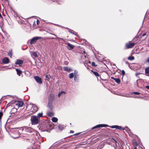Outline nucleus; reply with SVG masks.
I'll return each mask as SVG.
<instances>
[{
  "instance_id": "nucleus-1",
  "label": "nucleus",
  "mask_w": 149,
  "mask_h": 149,
  "mask_svg": "<svg viewBox=\"0 0 149 149\" xmlns=\"http://www.w3.org/2000/svg\"><path fill=\"white\" fill-rule=\"evenodd\" d=\"M23 130L25 131L26 134L32 133V134L33 135L36 133V131L34 130L30 127H25V128L23 129ZM31 136L33 137V135H29L28 136V138H25V139L27 140H29V141H30L33 140V137H31Z\"/></svg>"
},
{
  "instance_id": "nucleus-2",
  "label": "nucleus",
  "mask_w": 149,
  "mask_h": 149,
  "mask_svg": "<svg viewBox=\"0 0 149 149\" xmlns=\"http://www.w3.org/2000/svg\"><path fill=\"white\" fill-rule=\"evenodd\" d=\"M31 120L32 125H36L38 123V119L36 116H33L31 117Z\"/></svg>"
},
{
  "instance_id": "nucleus-3",
  "label": "nucleus",
  "mask_w": 149,
  "mask_h": 149,
  "mask_svg": "<svg viewBox=\"0 0 149 149\" xmlns=\"http://www.w3.org/2000/svg\"><path fill=\"white\" fill-rule=\"evenodd\" d=\"M135 44L134 42H129L125 44V48L127 49L132 48L134 47Z\"/></svg>"
},
{
  "instance_id": "nucleus-4",
  "label": "nucleus",
  "mask_w": 149,
  "mask_h": 149,
  "mask_svg": "<svg viewBox=\"0 0 149 149\" xmlns=\"http://www.w3.org/2000/svg\"><path fill=\"white\" fill-rule=\"evenodd\" d=\"M41 38L39 37H34L31 39L30 43L31 44H34L36 41L38 39H40Z\"/></svg>"
},
{
  "instance_id": "nucleus-5",
  "label": "nucleus",
  "mask_w": 149,
  "mask_h": 149,
  "mask_svg": "<svg viewBox=\"0 0 149 149\" xmlns=\"http://www.w3.org/2000/svg\"><path fill=\"white\" fill-rule=\"evenodd\" d=\"M108 125L105 124H99L97 125L92 128V129L93 130L95 128L98 127H108Z\"/></svg>"
},
{
  "instance_id": "nucleus-6",
  "label": "nucleus",
  "mask_w": 149,
  "mask_h": 149,
  "mask_svg": "<svg viewBox=\"0 0 149 149\" xmlns=\"http://www.w3.org/2000/svg\"><path fill=\"white\" fill-rule=\"evenodd\" d=\"M23 63V61L20 59H17L15 63L16 65H18L19 66H21Z\"/></svg>"
},
{
  "instance_id": "nucleus-7",
  "label": "nucleus",
  "mask_w": 149,
  "mask_h": 149,
  "mask_svg": "<svg viewBox=\"0 0 149 149\" xmlns=\"http://www.w3.org/2000/svg\"><path fill=\"white\" fill-rule=\"evenodd\" d=\"M52 101V100H50L49 99V102L47 104V107L50 108L51 110H52L53 108Z\"/></svg>"
},
{
  "instance_id": "nucleus-8",
  "label": "nucleus",
  "mask_w": 149,
  "mask_h": 149,
  "mask_svg": "<svg viewBox=\"0 0 149 149\" xmlns=\"http://www.w3.org/2000/svg\"><path fill=\"white\" fill-rule=\"evenodd\" d=\"M34 79L39 84H42V81L41 78L39 77L36 76L34 77Z\"/></svg>"
},
{
  "instance_id": "nucleus-9",
  "label": "nucleus",
  "mask_w": 149,
  "mask_h": 149,
  "mask_svg": "<svg viewBox=\"0 0 149 149\" xmlns=\"http://www.w3.org/2000/svg\"><path fill=\"white\" fill-rule=\"evenodd\" d=\"M110 127L111 128H116L118 129L121 130H124V128L122 127L121 126L118 125H113L110 126Z\"/></svg>"
},
{
  "instance_id": "nucleus-10",
  "label": "nucleus",
  "mask_w": 149,
  "mask_h": 149,
  "mask_svg": "<svg viewBox=\"0 0 149 149\" xmlns=\"http://www.w3.org/2000/svg\"><path fill=\"white\" fill-rule=\"evenodd\" d=\"M111 141L114 143L115 145L114 146V149H117L118 145L117 144V141L113 138L111 139Z\"/></svg>"
},
{
  "instance_id": "nucleus-11",
  "label": "nucleus",
  "mask_w": 149,
  "mask_h": 149,
  "mask_svg": "<svg viewBox=\"0 0 149 149\" xmlns=\"http://www.w3.org/2000/svg\"><path fill=\"white\" fill-rule=\"evenodd\" d=\"M15 135H13L12 136L14 138H17L19 136V132L18 131H15Z\"/></svg>"
},
{
  "instance_id": "nucleus-12",
  "label": "nucleus",
  "mask_w": 149,
  "mask_h": 149,
  "mask_svg": "<svg viewBox=\"0 0 149 149\" xmlns=\"http://www.w3.org/2000/svg\"><path fill=\"white\" fill-rule=\"evenodd\" d=\"M66 44L67 45V47L68 49L69 50H71L74 48V45L71 44L68 42Z\"/></svg>"
},
{
  "instance_id": "nucleus-13",
  "label": "nucleus",
  "mask_w": 149,
  "mask_h": 149,
  "mask_svg": "<svg viewBox=\"0 0 149 149\" xmlns=\"http://www.w3.org/2000/svg\"><path fill=\"white\" fill-rule=\"evenodd\" d=\"M2 62L4 64H7L9 63L10 61L8 58L5 57L3 58Z\"/></svg>"
},
{
  "instance_id": "nucleus-14",
  "label": "nucleus",
  "mask_w": 149,
  "mask_h": 149,
  "mask_svg": "<svg viewBox=\"0 0 149 149\" xmlns=\"http://www.w3.org/2000/svg\"><path fill=\"white\" fill-rule=\"evenodd\" d=\"M16 105L18 106L19 107H21L23 106L24 103L22 101H19L15 104Z\"/></svg>"
},
{
  "instance_id": "nucleus-15",
  "label": "nucleus",
  "mask_w": 149,
  "mask_h": 149,
  "mask_svg": "<svg viewBox=\"0 0 149 149\" xmlns=\"http://www.w3.org/2000/svg\"><path fill=\"white\" fill-rule=\"evenodd\" d=\"M111 78L113 79L118 84H119L120 82V80L119 78H116L113 77H112Z\"/></svg>"
},
{
  "instance_id": "nucleus-16",
  "label": "nucleus",
  "mask_w": 149,
  "mask_h": 149,
  "mask_svg": "<svg viewBox=\"0 0 149 149\" xmlns=\"http://www.w3.org/2000/svg\"><path fill=\"white\" fill-rule=\"evenodd\" d=\"M16 70L17 73V74L19 76H20V74L22 73V71L21 70H19L18 69H16Z\"/></svg>"
},
{
  "instance_id": "nucleus-17",
  "label": "nucleus",
  "mask_w": 149,
  "mask_h": 149,
  "mask_svg": "<svg viewBox=\"0 0 149 149\" xmlns=\"http://www.w3.org/2000/svg\"><path fill=\"white\" fill-rule=\"evenodd\" d=\"M63 69L65 71H66L68 72H70L72 70L70 68L67 67H64L63 68Z\"/></svg>"
},
{
  "instance_id": "nucleus-18",
  "label": "nucleus",
  "mask_w": 149,
  "mask_h": 149,
  "mask_svg": "<svg viewBox=\"0 0 149 149\" xmlns=\"http://www.w3.org/2000/svg\"><path fill=\"white\" fill-rule=\"evenodd\" d=\"M66 93L64 91H61V92H60L58 95V96L59 97H60V96L62 95L63 94H65Z\"/></svg>"
},
{
  "instance_id": "nucleus-19",
  "label": "nucleus",
  "mask_w": 149,
  "mask_h": 149,
  "mask_svg": "<svg viewBox=\"0 0 149 149\" xmlns=\"http://www.w3.org/2000/svg\"><path fill=\"white\" fill-rule=\"evenodd\" d=\"M32 108L34 110V111L36 112L38 110V108L35 105H33L32 106Z\"/></svg>"
},
{
  "instance_id": "nucleus-20",
  "label": "nucleus",
  "mask_w": 149,
  "mask_h": 149,
  "mask_svg": "<svg viewBox=\"0 0 149 149\" xmlns=\"http://www.w3.org/2000/svg\"><path fill=\"white\" fill-rule=\"evenodd\" d=\"M52 121L54 122H56L58 120V119L56 117H53L52 119Z\"/></svg>"
},
{
  "instance_id": "nucleus-21",
  "label": "nucleus",
  "mask_w": 149,
  "mask_h": 149,
  "mask_svg": "<svg viewBox=\"0 0 149 149\" xmlns=\"http://www.w3.org/2000/svg\"><path fill=\"white\" fill-rule=\"evenodd\" d=\"M128 60L130 61H132L134 59V57L133 56H130L128 58Z\"/></svg>"
},
{
  "instance_id": "nucleus-22",
  "label": "nucleus",
  "mask_w": 149,
  "mask_h": 149,
  "mask_svg": "<svg viewBox=\"0 0 149 149\" xmlns=\"http://www.w3.org/2000/svg\"><path fill=\"white\" fill-rule=\"evenodd\" d=\"M32 55L36 58H37L38 57L37 53L36 52H33L32 53Z\"/></svg>"
},
{
  "instance_id": "nucleus-23",
  "label": "nucleus",
  "mask_w": 149,
  "mask_h": 149,
  "mask_svg": "<svg viewBox=\"0 0 149 149\" xmlns=\"http://www.w3.org/2000/svg\"><path fill=\"white\" fill-rule=\"evenodd\" d=\"M74 76V74L73 73H72L70 74L69 77L70 78L72 79L73 77Z\"/></svg>"
},
{
  "instance_id": "nucleus-24",
  "label": "nucleus",
  "mask_w": 149,
  "mask_h": 149,
  "mask_svg": "<svg viewBox=\"0 0 149 149\" xmlns=\"http://www.w3.org/2000/svg\"><path fill=\"white\" fill-rule=\"evenodd\" d=\"M58 128L61 130H62L64 129L63 126L61 125H59Z\"/></svg>"
},
{
  "instance_id": "nucleus-25",
  "label": "nucleus",
  "mask_w": 149,
  "mask_h": 149,
  "mask_svg": "<svg viewBox=\"0 0 149 149\" xmlns=\"http://www.w3.org/2000/svg\"><path fill=\"white\" fill-rule=\"evenodd\" d=\"M145 72L146 74L149 73V67L147 68L146 69Z\"/></svg>"
},
{
  "instance_id": "nucleus-26",
  "label": "nucleus",
  "mask_w": 149,
  "mask_h": 149,
  "mask_svg": "<svg viewBox=\"0 0 149 149\" xmlns=\"http://www.w3.org/2000/svg\"><path fill=\"white\" fill-rule=\"evenodd\" d=\"M43 114L42 113H40L38 114L37 116L38 117L40 118L42 116Z\"/></svg>"
},
{
  "instance_id": "nucleus-27",
  "label": "nucleus",
  "mask_w": 149,
  "mask_h": 149,
  "mask_svg": "<svg viewBox=\"0 0 149 149\" xmlns=\"http://www.w3.org/2000/svg\"><path fill=\"white\" fill-rule=\"evenodd\" d=\"M8 55L11 58L12 56V51H9L8 52Z\"/></svg>"
},
{
  "instance_id": "nucleus-28",
  "label": "nucleus",
  "mask_w": 149,
  "mask_h": 149,
  "mask_svg": "<svg viewBox=\"0 0 149 149\" xmlns=\"http://www.w3.org/2000/svg\"><path fill=\"white\" fill-rule=\"evenodd\" d=\"M50 77V76L49 75H47L46 76V80H48Z\"/></svg>"
},
{
  "instance_id": "nucleus-29",
  "label": "nucleus",
  "mask_w": 149,
  "mask_h": 149,
  "mask_svg": "<svg viewBox=\"0 0 149 149\" xmlns=\"http://www.w3.org/2000/svg\"><path fill=\"white\" fill-rule=\"evenodd\" d=\"M93 73L95 76H97L99 77V73L97 72H93Z\"/></svg>"
},
{
  "instance_id": "nucleus-30",
  "label": "nucleus",
  "mask_w": 149,
  "mask_h": 149,
  "mask_svg": "<svg viewBox=\"0 0 149 149\" xmlns=\"http://www.w3.org/2000/svg\"><path fill=\"white\" fill-rule=\"evenodd\" d=\"M74 79L75 81H78V78L76 75L75 76Z\"/></svg>"
},
{
  "instance_id": "nucleus-31",
  "label": "nucleus",
  "mask_w": 149,
  "mask_h": 149,
  "mask_svg": "<svg viewBox=\"0 0 149 149\" xmlns=\"http://www.w3.org/2000/svg\"><path fill=\"white\" fill-rule=\"evenodd\" d=\"M133 93L135 95H139L140 94V93L137 92H134L132 93Z\"/></svg>"
},
{
  "instance_id": "nucleus-32",
  "label": "nucleus",
  "mask_w": 149,
  "mask_h": 149,
  "mask_svg": "<svg viewBox=\"0 0 149 149\" xmlns=\"http://www.w3.org/2000/svg\"><path fill=\"white\" fill-rule=\"evenodd\" d=\"M49 33L50 34H52V35H53L56 38H57L58 39H62V40H64L63 39H62V38H58L57 37V36L56 35H55V34H53V33Z\"/></svg>"
},
{
  "instance_id": "nucleus-33",
  "label": "nucleus",
  "mask_w": 149,
  "mask_h": 149,
  "mask_svg": "<svg viewBox=\"0 0 149 149\" xmlns=\"http://www.w3.org/2000/svg\"><path fill=\"white\" fill-rule=\"evenodd\" d=\"M49 125L48 124V125H47L46 126V127H47L46 128H45V129H44V130L45 131H46L48 129V127H49Z\"/></svg>"
},
{
  "instance_id": "nucleus-34",
  "label": "nucleus",
  "mask_w": 149,
  "mask_h": 149,
  "mask_svg": "<svg viewBox=\"0 0 149 149\" xmlns=\"http://www.w3.org/2000/svg\"><path fill=\"white\" fill-rule=\"evenodd\" d=\"M3 115V113L2 112H0V119L1 118V117Z\"/></svg>"
},
{
  "instance_id": "nucleus-35",
  "label": "nucleus",
  "mask_w": 149,
  "mask_h": 149,
  "mask_svg": "<svg viewBox=\"0 0 149 149\" xmlns=\"http://www.w3.org/2000/svg\"><path fill=\"white\" fill-rule=\"evenodd\" d=\"M92 65L93 66H95V63L94 62H92Z\"/></svg>"
},
{
  "instance_id": "nucleus-36",
  "label": "nucleus",
  "mask_w": 149,
  "mask_h": 149,
  "mask_svg": "<svg viewBox=\"0 0 149 149\" xmlns=\"http://www.w3.org/2000/svg\"><path fill=\"white\" fill-rule=\"evenodd\" d=\"M74 73L75 74V76L76 75H76L77 74V72L76 71V70H75L74 71Z\"/></svg>"
},
{
  "instance_id": "nucleus-37",
  "label": "nucleus",
  "mask_w": 149,
  "mask_h": 149,
  "mask_svg": "<svg viewBox=\"0 0 149 149\" xmlns=\"http://www.w3.org/2000/svg\"><path fill=\"white\" fill-rule=\"evenodd\" d=\"M125 72L124 71V70H123L122 71V74L123 75H124L125 74Z\"/></svg>"
},
{
  "instance_id": "nucleus-38",
  "label": "nucleus",
  "mask_w": 149,
  "mask_h": 149,
  "mask_svg": "<svg viewBox=\"0 0 149 149\" xmlns=\"http://www.w3.org/2000/svg\"><path fill=\"white\" fill-rule=\"evenodd\" d=\"M36 22L37 24H38L40 23V21L38 20L37 19L36 21Z\"/></svg>"
},
{
  "instance_id": "nucleus-39",
  "label": "nucleus",
  "mask_w": 149,
  "mask_h": 149,
  "mask_svg": "<svg viewBox=\"0 0 149 149\" xmlns=\"http://www.w3.org/2000/svg\"><path fill=\"white\" fill-rule=\"evenodd\" d=\"M145 87L146 88L148 89H149V86H145Z\"/></svg>"
},
{
  "instance_id": "nucleus-40",
  "label": "nucleus",
  "mask_w": 149,
  "mask_h": 149,
  "mask_svg": "<svg viewBox=\"0 0 149 149\" xmlns=\"http://www.w3.org/2000/svg\"><path fill=\"white\" fill-rule=\"evenodd\" d=\"M15 17H17V14H15Z\"/></svg>"
},
{
  "instance_id": "nucleus-41",
  "label": "nucleus",
  "mask_w": 149,
  "mask_h": 149,
  "mask_svg": "<svg viewBox=\"0 0 149 149\" xmlns=\"http://www.w3.org/2000/svg\"><path fill=\"white\" fill-rule=\"evenodd\" d=\"M65 65H68V62H67V61H65Z\"/></svg>"
},
{
  "instance_id": "nucleus-42",
  "label": "nucleus",
  "mask_w": 149,
  "mask_h": 149,
  "mask_svg": "<svg viewBox=\"0 0 149 149\" xmlns=\"http://www.w3.org/2000/svg\"><path fill=\"white\" fill-rule=\"evenodd\" d=\"M147 62H148V63H149V58H148V59H147Z\"/></svg>"
},
{
  "instance_id": "nucleus-43",
  "label": "nucleus",
  "mask_w": 149,
  "mask_h": 149,
  "mask_svg": "<svg viewBox=\"0 0 149 149\" xmlns=\"http://www.w3.org/2000/svg\"><path fill=\"white\" fill-rule=\"evenodd\" d=\"M111 146H113L114 147V146H114V145H113H113L111 144Z\"/></svg>"
},
{
  "instance_id": "nucleus-44",
  "label": "nucleus",
  "mask_w": 149,
  "mask_h": 149,
  "mask_svg": "<svg viewBox=\"0 0 149 149\" xmlns=\"http://www.w3.org/2000/svg\"><path fill=\"white\" fill-rule=\"evenodd\" d=\"M145 35H146V34H143V36H144Z\"/></svg>"
},
{
  "instance_id": "nucleus-45",
  "label": "nucleus",
  "mask_w": 149,
  "mask_h": 149,
  "mask_svg": "<svg viewBox=\"0 0 149 149\" xmlns=\"http://www.w3.org/2000/svg\"><path fill=\"white\" fill-rule=\"evenodd\" d=\"M32 149H38L36 148H33Z\"/></svg>"
},
{
  "instance_id": "nucleus-46",
  "label": "nucleus",
  "mask_w": 149,
  "mask_h": 149,
  "mask_svg": "<svg viewBox=\"0 0 149 149\" xmlns=\"http://www.w3.org/2000/svg\"><path fill=\"white\" fill-rule=\"evenodd\" d=\"M134 149H137V148L136 147H135L134 148Z\"/></svg>"
},
{
  "instance_id": "nucleus-47",
  "label": "nucleus",
  "mask_w": 149,
  "mask_h": 149,
  "mask_svg": "<svg viewBox=\"0 0 149 149\" xmlns=\"http://www.w3.org/2000/svg\"><path fill=\"white\" fill-rule=\"evenodd\" d=\"M136 98H139V97H136Z\"/></svg>"
},
{
  "instance_id": "nucleus-48",
  "label": "nucleus",
  "mask_w": 149,
  "mask_h": 149,
  "mask_svg": "<svg viewBox=\"0 0 149 149\" xmlns=\"http://www.w3.org/2000/svg\"><path fill=\"white\" fill-rule=\"evenodd\" d=\"M126 63H128V62H126Z\"/></svg>"
},
{
  "instance_id": "nucleus-49",
  "label": "nucleus",
  "mask_w": 149,
  "mask_h": 149,
  "mask_svg": "<svg viewBox=\"0 0 149 149\" xmlns=\"http://www.w3.org/2000/svg\"><path fill=\"white\" fill-rule=\"evenodd\" d=\"M140 67V66L139 65V68Z\"/></svg>"
},
{
  "instance_id": "nucleus-50",
  "label": "nucleus",
  "mask_w": 149,
  "mask_h": 149,
  "mask_svg": "<svg viewBox=\"0 0 149 149\" xmlns=\"http://www.w3.org/2000/svg\"><path fill=\"white\" fill-rule=\"evenodd\" d=\"M109 145H111V144H110V143H109Z\"/></svg>"
},
{
  "instance_id": "nucleus-51",
  "label": "nucleus",
  "mask_w": 149,
  "mask_h": 149,
  "mask_svg": "<svg viewBox=\"0 0 149 149\" xmlns=\"http://www.w3.org/2000/svg\"><path fill=\"white\" fill-rule=\"evenodd\" d=\"M70 32H71L70 31H69Z\"/></svg>"
}]
</instances>
